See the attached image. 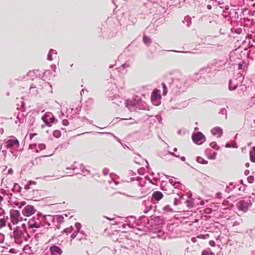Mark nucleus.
<instances>
[{
	"label": "nucleus",
	"instance_id": "8fccbe9b",
	"mask_svg": "<svg viewBox=\"0 0 255 255\" xmlns=\"http://www.w3.org/2000/svg\"><path fill=\"white\" fill-rule=\"evenodd\" d=\"M185 203H186L187 207L189 208H193L194 206L193 204L190 200H186Z\"/></svg>",
	"mask_w": 255,
	"mask_h": 255
},
{
	"label": "nucleus",
	"instance_id": "c85d7f7f",
	"mask_svg": "<svg viewBox=\"0 0 255 255\" xmlns=\"http://www.w3.org/2000/svg\"><path fill=\"white\" fill-rule=\"evenodd\" d=\"M189 105V102L188 101H183L179 104H178V106L174 108V109H181L182 108H184L186 107Z\"/></svg>",
	"mask_w": 255,
	"mask_h": 255
},
{
	"label": "nucleus",
	"instance_id": "a878e982",
	"mask_svg": "<svg viewBox=\"0 0 255 255\" xmlns=\"http://www.w3.org/2000/svg\"><path fill=\"white\" fill-rule=\"evenodd\" d=\"M142 219H145L146 220L145 227H148L152 226V222L147 216L142 215L139 217V221H142Z\"/></svg>",
	"mask_w": 255,
	"mask_h": 255
},
{
	"label": "nucleus",
	"instance_id": "3c124183",
	"mask_svg": "<svg viewBox=\"0 0 255 255\" xmlns=\"http://www.w3.org/2000/svg\"><path fill=\"white\" fill-rule=\"evenodd\" d=\"M81 171L84 175L90 173V171L87 169L85 167H83Z\"/></svg>",
	"mask_w": 255,
	"mask_h": 255
},
{
	"label": "nucleus",
	"instance_id": "423d86ee",
	"mask_svg": "<svg viewBox=\"0 0 255 255\" xmlns=\"http://www.w3.org/2000/svg\"><path fill=\"white\" fill-rule=\"evenodd\" d=\"M118 91L117 85L115 84H111V86L106 92V95L109 99L114 101L118 96Z\"/></svg>",
	"mask_w": 255,
	"mask_h": 255
},
{
	"label": "nucleus",
	"instance_id": "a19ab883",
	"mask_svg": "<svg viewBox=\"0 0 255 255\" xmlns=\"http://www.w3.org/2000/svg\"><path fill=\"white\" fill-rule=\"evenodd\" d=\"M48 120H49V123H50V124H51V125L55 122L57 121V120L55 118V117L53 115V114L52 113H51V116H49Z\"/></svg>",
	"mask_w": 255,
	"mask_h": 255
},
{
	"label": "nucleus",
	"instance_id": "c03bdc74",
	"mask_svg": "<svg viewBox=\"0 0 255 255\" xmlns=\"http://www.w3.org/2000/svg\"><path fill=\"white\" fill-rule=\"evenodd\" d=\"M151 201H146L144 200L142 202V205H144L146 207V209H149V205L151 204Z\"/></svg>",
	"mask_w": 255,
	"mask_h": 255
},
{
	"label": "nucleus",
	"instance_id": "c756f323",
	"mask_svg": "<svg viewBox=\"0 0 255 255\" xmlns=\"http://www.w3.org/2000/svg\"><path fill=\"white\" fill-rule=\"evenodd\" d=\"M143 42L147 46H149L152 43L151 38L146 35L143 36Z\"/></svg>",
	"mask_w": 255,
	"mask_h": 255
},
{
	"label": "nucleus",
	"instance_id": "0eeeda50",
	"mask_svg": "<svg viewBox=\"0 0 255 255\" xmlns=\"http://www.w3.org/2000/svg\"><path fill=\"white\" fill-rule=\"evenodd\" d=\"M207 66L211 68L212 73L214 75L215 74L216 71H220L222 70L223 66V62L222 60H216L213 63H209Z\"/></svg>",
	"mask_w": 255,
	"mask_h": 255
},
{
	"label": "nucleus",
	"instance_id": "9d476101",
	"mask_svg": "<svg viewBox=\"0 0 255 255\" xmlns=\"http://www.w3.org/2000/svg\"><path fill=\"white\" fill-rule=\"evenodd\" d=\"M20 216L19 211L15 210H11L10 211V217L11 222L13 225L17 224L18 223V218Z\"/></svg>",
	"mask_w": 255,
	"mask_h": 255
},
{
	"label": "nucleus",
	"instance_id": "f03ea898",
	"mask_svg": "<svg viewBox=\"0 0 255 255\" xmlns=\"http://www.w3.org/2000/svg\"><path fill=\"white\" fill-rule=\"evenodd\" d=\"M209 66H206L200 69L198 73H196L191 78L193 82H197L200 84H205L211 81V77L214 75L212 70Z\"/></svg>",
	"mask_w": 255,
	"mask_h": 255
},
{
	"label": "nucleus",
	"instance_id": "72a5a7b5",
	"mask_svg": "<svg viewBox=\"0 0 255 255\" xmlns=\"http://www.w3.org/2000/svg\"><path fill=\"white\" fill-rule=\"evenodd\" d=\"M250 156L251 161L255 163V146L253 147L252 150L250 151Z\"/></svg>",
	"mask_w": 255,
	"mask_h": 255
},
{
	"label": "nucleus",
	"instance_id": "5fc2aeb1",
	"mask_svg": "<svg viewBox=\"0 0 255 255\" xmlns=\"http://www.w3.org/2000/svg\"><path fill=\"white\" fill-rule=\"evenodd\" d=\"M215 103L216 104L221 105L223 103L222 99H217L215 100Z\"/></svg>",
	"mask_w": 255,
	"mask_h": 255
},
{
	"label": "nucleus",
	"instance_id": "de8ad7c7",
	"mask_svg": "<svg viewBox=\"0 0 255 255\" xmlns=\"http://www.w3.org/2000/svg\"><path fill=\"white\" fill-rule=\"evenodd\" d=\"M163 210L165 211H168L171 212H173V209L170 207L169 205H167L163 207Z\"/></svg>",
	"mask_w": 255,
	"mask_h": 255
},
{
	"label": "nucleus",
	"instance_id": "ddd939ff",
	"mask_svg": "<svg viewBox=\"0 0 255 255\" xmlns=\"http://www.w3.org/2000/svg\"><path fill=\"white\" fill-rule=\"evenodd\" d=\"M13 137V139H9L5 141L6 147L7 148H11L14 146H16V147H18L19 146V142L17 139L15 137Z\"/></svg>",
	"mask_w": 255,
	"mask_h": 255
},
{
	"label": "nucleus",
	"instance_id": "2f4dec72",
	"mask_svg": "<svg viewBox=\"0 0 255 255\" xmlns=\"http://www.w3.org/2000/svg\"><path fill=\"white\" fill-rule=\"evenodd\" d=\"M238 68L239 70L245 71L247 68V63L245 61H242L238 64Z\"/></svg>",
	"mask_w": 255,
	"mask_h": 255
},
{
	"label": "nucleus",
	"instance_id": "7ed1b4c3",
	"mask_svg": "<svg viewBox=\"0 0 255 255\" xmlns=\"http://www.w3.org/2000/svg\"><path fill=\"white\" fill-rule=\"evenodd\" d=\"M230 11H226L224 10V19L226 20L224 23H226V28L231 31V33H229V35L231 37H235V34H240L242 29L240 28H235L230 26V25H232L233 21L231 19Z\"/></svg>",
	"mask_w": 255,
	"mask_h": 255
},
{
	"label": "nucleus",
	"instance_id": "f257e3e1",
	"mask_svg": "<svg viewBox=\"0 0 255 255\" xmlns=\"http://www.w3.org/2000/svg\"><path fill=\"white\" fill-rule=\"evenodd\" d=\"M192 79L190 77H186L180 74L171 78L167 84L169 93L175 96L179 95L185 92L192 85Z\"/></svg>",
	"mask_w": 255,
	"mask_h": 255
},
{
	"label": "nucleus",
	"instance_id": "4c0bfd02",
	"mask_svg": "<svg viewBox=\"0 0 255 255\" xmlns=\"http://www.w3.org/2000/svg\"><path fill=\"white\" fill-rule=\"evenodd\" d=\"M226 148L234 147L237 148L238 147L235 141H233L232 143H226L225 145Z\"/></svg>",
	"mask_w": 255,
	"mask_h": 255
},
{
	"label": "nucleus",
	"instance_id": "37998d69",
	"mask_svg": "<svg viewBox=\"0 0 255 255\" xmlns=\"http://www.w3.org/2000/svg\"><path fill=\"white\" fill-rule=\"evenodd\" d=\"M45 148H46V145H45V144H44V143L39 144V145H38V148H39V149H36V152H38L39 150H43V149H45Z\"/></svg>",
	"mask_w": 255,
	"mask_h": 255
},
{
	"label": "nucleus",
	"instance_id": "b1692460",
	"mask_svg": "<svg viewBox=\"0 0 255 255\" xmlns=\"http://www.w3.org/2000/svg\"><path fill=\"white\" fill-rule=\"evenodd\" d=\"M49 116H51V113L47 112L42 117L41 119L42 121L45 123V125L51 127L52 125L49 122L48 117Z\"/></svg>",
	"mask_w": 255,
	"mask_h": 255
},
{
	"label": "nucleus",
	"instance_id": "58836bf2",
	"mask_svg": "<svg viewBox=\"0 0 255 255\" xmlns=\"http://www.w3.org/2000/svg\"><path fill=\"white\" fill-rule=\"evenodd\" d=\"M162 87L163 88L162 94L163 96H166L168 92L167 88H168V87H167L166 84L163 82L162 83Z\"/></svg>",
	"mask_w": 255,
	"mask_h": 255
},
{
	"label": "nucleus",
	"instance_id": "338daca9",
	"mask_svg": "<svg viewBox=\"0 0 255 255\" xmlns=\"http://www.w3.org/2000/svg\"><path fill=\"white\" fill-rule=\"evenodd\" d=\"M156 118H157V120H158V122H159V123L162 124V117H161V116H160V115H157V116H156Z\"/></svg>",
	"mask_w": 255,
	"mask_h": 255
},
{
	"label": "nucleus",
	"instance_id": "13d9d810",
	"mask_svg": "<svg viewBox=\"0 0 255 255\" xmlns=\"http://www.w3.org/2000/svg\"><path fill=\"white\" fill-rule=\"evenodd\" d=\"M47 59L49 61H52L53 60L52 54V53H50V52H48V55H47Z\"/></svg>",
	"mask_w": 255,
	"mask_h": 255
},
{
	"label": "nucleus",
	"instance_id": "cd10ccee",
	"mask_svg": "<svg viewBox=\"0 0 255 255\" xmlns=\"http://www.w3.org/2000/svg\"><path fill=\"white\" fill-rule=\"evenodd\" d=\"M176 178L173 177L172 179H170L169 180V182L173 186L176 187V188L179 187L180 185H181V183L180 181H176Z\"/></svg>",
	"mask_w": 255,
	"mask_h": 255
},
{
	"label": "nucleus",
	"instance_id": "864d4df0",
	"mask_svg": "<svg viewBox=\"0 0 255 255\" xmlns=\"http://www.w3.org/2000/svg\"><path fill=\"white\" fill-rule=\"evenodd\" d=\"M180 203H181V201L179 199H178L177 198H174L173 204L175 206H177Z\"/></svg>",
	"mask_w": 255,
	"mask_h": 255
},
{
	"label": "nucleus",
	"instance_id": "dca6fc26",
	"mask_svg": "<svg viewBox=\"0 0 255 255\" xmlns=\"http://www.w3.org/2000/svg\"><path fill=\"white\" fill-rule=\"evenodd\" d=\"M163 197V195L161 192L158 191H155L152 194L151 202L153 203L154 201H159Z\"/></svg>",
	"mask_w": 255,
	"mask_h": 255
},
{
	"label": "nucleus",
	"instance_id": "7c9ffc66",
	"mask_svg": "<svg viewBox=\"0 0 255 255\" xmlns=\"http://www.w3.org/2000/svg\"><path fill=\"white\" fill-rule=\"evenodd\" d=\"M211 151V149L210 148H207L205 150V153L208 155V158L210 159H214L216 158V156L217 155V153L214 152L212 154L209 155L208 154L210 153Z\"/></svg>",
	"mask_w": 255,
	"mask_h": 255
},
{
	"label": "nucleus",
	"instance_id": "473e14b6",
	"mask_svg": "<svg viewBox=\"0 0 255 255\" xmlns=\"http://www.w3.org/2000/svg\"><path fill=\"white\" fill-rule=\"evenodd\" d=\"M22 188L17 183H14L12 191L13 192L20 193L21 191Z\"/></svg>",
	"mask_w": 255,
	"mask_h": 255
},
{
	"label": "nucleus",
	"instance_id": "4be33fe9",
	"mask_svg": "<svg viewBox=\"0 0 255 255\" xmlns=\"http://www.w3.org/2000/svg\"><path fill=\"white\" fill-rule=\"evenodd\" d=\"M238 85L236 79L230 80L229 82V89L230 90H235L237 89Z\"/></svg>",
	"mask_w": 255,
	"mask_h": 255
},
{
	"label": "nucleus",
	"instance_id": "393cba45",
	"mask_svg": "<svg viewBox=\"0 0 255 255\" xmlns=\"http://www.w3.org/2000/svg\"><path fill=\"white\" fill-rule=\"evenodd\" d=\"M75 226L76 228V230L71 235V238L72 239H75L78 233H79L80 232V230L82 227V226H81V224L80 223H78V222H77L75 224Z\"/></svg>",
	"mask_w": 255,
	"mask_h": 255
},
{
	"label": "nucleus",
	"instance_id": "6e6d98bb",
	"mask_svg": "<svg viewBox=\"0 0 255 255\" xmlns=\"http://www.w3.org/2000/svg\"><path fill=\"white\" fill-rule=\"evenodd\" d=\"M109 172V169L107 168H105L103 170V173L104 175H107Z\"/></svg>",
	"mask_w": 255,
	"mask_h": 255
},
{
	"label": "nucleus",
	"instance_id": "6e6552de",
	"mask_svg": "<svg viewBox=\"0 0 255 255\" xmlns=\"http://www.w3.org/2000/svg\"><path fill=\"white\" fill-rule=\"evenodd\" d=\"M193 141L197 144H201L206 140V137L200 131L194 132L192 135Z\"/></svg>",
	"mask_w": 255,
	"mask_h": 255
},
{
	"label": "nucleus",
	"instance_id": "9b49d317",
	"mask_svg": "<svg viewBox=\"0 0 255 255\" xmlns=\"http://www.w3.org/2000/svg\"><path fill=\"white\" fill-rule=\"evenodd\" d=\"M236 205L240 211L246 212L248 210L249 203L244 200H241L237 203Z\"/></svg>",
	"mask_w": 255,
	"mask_h": 255
},
{
	"label": "nucleus",
	"instance_id": "680f3d73",
	"mask_svg": "<svg viewBox=\"0 0 255 255\" xmlns=\"http://www.w3.org/2000/svg\"><path fill=\"white\" fill-rule=\"evenodd\" d=\"M25 205H26V202L25 201L21 202L19 203V206H18V208L21 209Z\"/></svg>",
	"mask_w": 255,
	"mask_h": 255
},
{
	"label": "nucleus",
	"instance_id": "f704fd0d",
	"mask_svg": "<svg viewBox=\"0 0 255 255\" xmlns=\"http://www.w3.org/2000/svg\"><path fill=\"white\" fill-rule=\"evenodd\" d=\"M201 255H214V253L209 248H208L202 251Z\"/></svg>",
	"mask_w": 255,
	"mask_h": 255
},
{
	"label": "nucleus",
	"instance_id": "a211bd4d",
	"mask_svg": "<svg viewBox=\"0 0 255 255\" xmlns=\"http://www.w3.org/2000/svg\"><path fill=\"white\" fill-rule=\"evenodd\" d=\"M50 218V219H52V221L53 222H55V221L57 223H62L64 222V216L63 215H56L53 217H52L51 216H48Z\"/></svg>",
	"mask_w": 255,
	"mask_h": 255
},
{
	"label": "nucleus",
	"instance_id": "bb28decb",
	"mask_svg": "<svg viewBox=\"0 0 255 255\" xmlns=\"http://www.w3.org/2000/svg\"><path fill=\"white\" fill-rule=\"evenodd\" d=\"M236 51H237V50H236L235 51H233L230 53L229 58L230 60V63H229V65H235V63H232V62L236 61V57L235 56H236V53H235Z\"/></svg>",
	"mask_w": 255,
	"mask_h": 255
},
{
	"label": "nucleus",
	"instance_id": "69168bd1",
	"mask_svg": "<svg viewBox=\"0 0 255 255\" xmlns=\"http://www.w3.org/2000/svg\"><path fill=\"white\" fill-rule=\"evenodd\" d=\"M129 120L130 121V122L127 123V124H128V125L129 124H133L134 123H136V121L134 119H133L130 118L129 119Z\"/></svg>",
	"mask_w": 255,
	"mask_h": 255
},
{
	"label": "nucleus",
	"instance_id": "052dcab7",
	"mask_svg": "<svg viewBox=\"0 0 255 255\" xmlns=\"http://www.w3.org/2000/svg\"><path fill=\"white\" fill-rule=\"evenodd\" d=\"M153 206L152 205H149V209H145L144 211H143V213L144 214H146L149 211H150L151 209H152V208Z\"/></svg>",
	"mask_w": 255,
	"mask_h": 255
},
{
	"label": "nucleus",
	"instance_id": "e2e57ef3",
	"mask_svg": "<svg viewBox=\"0 0 255 255\" xmlns=\"http://www.w3.org/2000/svg\"><path fill=\"white\" fill-rule=\"evenodd\" d=\"M3 240H4V235L0 233V243H3Z\"/></svg>",
	"mask_w": 255,
	"mask_h": 255
},
{
	"label": "nucleus",
	"instance_id": "e433bc0d",
	"mask_svg": "<svg viewBox=\"0 0 255 255\" xmlns=\"http://www.w3.org/2000/svg\"><path fill=\"white\" fill-rule=\"evenodd\" d=\"M240 183L242 184L243 186L239 187V190L242 192H244L246 190V188L247 185L244 184V181L243 179H241L240 180Z\"/></svg>",
	"mask_w": 255,
	"mask_h": 255
},
{
	"label": "nucleus",
	"instance_id": "a18cd8bd",
	"mask_svg": "<svg viewBox=\"0 0 255 255\" xmlns=\"http://www.w3.org/2000/svg\"><path fill=\"white\" fill-rule=\"evenodd\" d=\"M53 136L56 138H59L61 136V132L58 130H56L53 131Z\"/></svg>",
	"mask_w": 255,
	"mask_h": 255
},
{
	"label": "nucleus",
	"instance_id": "774afa93",
	"mask_svg": "<svg viewBox=\"0 0 255 255\" xmlns=\"http://www.w3.org/2000/svg\"><path fill=\"white\" fill-rule=\"evenodd\" d=\"M49 52H50V53H52V54H57L56 50L53 49H50L49 51Z\"/></svg>",
	"mask_w": 255,
	"mask_h": 255
},
{
	"label": "nucleus",
	"instance_id": "39448f33",
	"mask_svg": "<svg viewBox=\"0 0 255 255\" xmlns=\"http://www.w3.org/2000/svg\"><path fill=\"white\" fill-rule=\"evenodd\" d=\"M129 107L128 108L131 110L133 108L135 111L137 110H149V107L147 104L144 101L140 100H134V101H131L129 104Z\"/></svg>",
	"mask_w": 255,
	"mask_h": 255
},
{
	"label": "nucleus",
	"instance_id": "79ce46f5",
	"mask_svg": "<svg viewBox=\"0 0 255 255\" xmlns=\"http://www.w3.org/2000/svg\"><path fill=\"white\" fill-rule=\"evenodd\" d=\"M210 146L215 149H216V150H219L220 147V146L217 144V143L216 142H212L210 143Z\"/></svg>",
	"mask_w": 255,
	"mask_h": 255
},
{
	"label": "nucleus",
	"instance_id": "f3484780",
	"mask_svg": "<svg viewBox=\"0 0 255 255\" xmlns=\"http://www.w3.org/2000/svg\"><path fill=\"white\" fill-rule=\"evenodd\" d=\"M13 238L15 240H19L21 237L22 235L23 234L22 231L20 230V227L17 226L16 228L14 229L13 231Z\"/></svg>",
	"mask_w": 255,
	"mask_h": 255
},
{
	"label": "nucleus",
	"instance_id": "c9c22d12",
	"mask_svg": "<svg viewBox=\"0 0 255 255\" xmlns=\"http://www.w3.org/2000/svg\"><path fill=\"white\" fill-rule=\"evenodd\" d=\"M196 161L198 163H201L202 164H206L208 163V161L206 160H205L203 158H202L200 156H198L197 157Z\"/></svg>",
	"mask_w": 255,
	"mask_h": 255
},
{
	"label": "nucleus",
	"instance_id": "bf43d9fd",
	"mask_svg": "<svg viewBox=\"0 0 255 255\" xmlns=\"http://www.w3.org/2000/svg\"><path fill=\"white\" fill-rule=\"evenodd\" d=\"M62 125L64 126H67L69 125V122L67 120L64 119L62 121Z\"/></svg>",
	"mask_w": 255,
	"mask_h": 255
},
{
	"label": "nucleus",
	"instance_id": "aec40b11",
	"mask_svg": "<svg viewBox=\"0 0 255 255\" xmlns=\"http://www.w3.org/2000/svg\"><path fill=\"white\" fill-rule=\"evenodd\" d=\"M211 131L213 135L216 136L217 137L221 136L223 133L222 129L219 127L213 128Z\"/></svg>",
	"mask_w": 255,
	"mask_h": 255
},
{
	"label": "nucleus",
	"instance_id": "4468645a",
	"mask_svg": "<svg viewBox=\"0 0 255 255\" xmlns=\"http://www.w3.org/2000/svg\"><path fill=\"white\" fill-rule=\"evenodd\" d=\"M50 255H61L62 254L61 249L56 245H52L50 247Z\"/></svg>",
	"mask_w": 255,
	"mask_h": 255
},
{
	"label": "nucleus",
	"instance_id": "603ef678",
	"mask_svg": "<svg viewBox=\"0 0 255 255\" xmlns=\"http://www.w3.org/2000/svg\"><path fill=\"white\" fill-rule=\"evenodd\" d=\"M247 180L249 183H253L254 181V177L253 176H249L247 178Z\"/></svg>",
	"mask_w": 255,
	"mask_h": 255
},
{
	"label": "nucleus",
	"instance_id": "20e7f679",
	"mask_svg": "<svg viewBox=\"0 0 255 255\" xmlns=\"http://www.w3.org/2000/svg\"><path fill=\"white\" fill-rule=\"evenodd\" d=\"M115 24L109 18L102 24L101 31L103 34L108 36H113L115 31Z\"/></svg>",
	"mask_w": 255,
	"mask_h": 255
},
{
	"label": "nucleus",
	"instance_id": "ea45409f",
	"mask_svg": "<svg viewBox=\"0 0 255 255\" xmlns=\"http://www.w3.org/2000/svg\"><path fill=\"white\" fill-rule=\"evenodd\" d=\"M8 219V217L7 216L5 219H0V229L5 226L6 222L7 220Z\"/></svg>",
	"mask_w": 255,
	"mask_h": 255
},
{
	"label": "nucleus",
	"instance_id": "6ab92c4d",
	"mask_svg": "<svg viewBox=\"0 0 255 255\" xmlns=\"http://www.w3.org/2000/svg\"><path fill=\"white\" fill-rule=\"evenodd\" d=\"M28 225L30 229L33 228H38L40 227L39 222L35 221V218L30 219L28 223Z\"/></svg>",
	"mask_w": 255,
	"mask_h": 255
},
{
	"label": "nucleus",
	"instance_id": "2eb2a0df",
	"mask_svg": "<svg viewBox=\"0 0 255 255\" xmlns=\"http://www.w3.org/2000/svg\"><path fill=\"white\" fill-rule=\"evenodd\" d=\"M235 199V196L228 197L227 200H224V207H229V208H233L234 207V203Z\"/></svg>",
	"mask_w": 255,
	"mask_h": 255
},
{
	"label": "nucleus",
	"instance_id": "1a4fd4ad",
	"mask_svg": "<svg viewBox=\"0 0 255 255\" xmlns=\"http://www.w3.org/2000/svg\"><path fill=\"white\" fill-rule=\"evenodd\" d=\"M231 209L229 208V207H224V219L229 220H233L235 218L236 214Z\"/></svg>",
	"mask_w": 255,
	"mask_h": 255
},
{
	"label": "nucleus",
	"instance_id": "f8f14e48",
	"mask_svg": "<svg viewBox=\"0 0 255 255\" xmlns=\"http://www.w3.org/2000/svg\"><path fill=\"white\" fill-rule=\"evenodd\" d=\"M35 210L34 207L32 205H27L22 211V214L27 217H29L32 214H34Z\"/></svg>",
	"mask_w": 255,
	"mask_h": 255
},
{
	"label": "nucleus",
	"instance_id": "5701e85b",
	"mask_svg": "<svg viewBox=\"0 0 255 255\" xmlns=\"http://www.w3.org/2000/svg\"><path fill=\"white\" fill-rule=\"evenodd\" d=\"M237 185V184L236 182H231L229 184V185L226 186L225 191L227 193H230L235 188H236Z\"/></svg>",
	"mask_w": 255,
	"mask_h": 255
},
{
	"label": "nucleus",
	"instance_id": "09e8293b",
	"mask_svg": "<svg viewBox=\"0 0 255 255\" xmlns=\"http://www.w3.org/2000/svg\"><path fill=\"white\" fill-rule=\"evenodd\" d=\"M184 20L186 21L187 22V25L188 26H190V24L191 23V18H190V16H185L184 18Z\"/></svg>",
	"mask_w": 255,
	"mask_h": 255
},
{
	"label": "nucleus",
	"instance_id": "412c9836",
	"mask_svg": "<svg viewBox=\"0 0 255 255\" xmlns=\"http://www.w3.org/2000/svg\"><path fill=\"white\" fill-rule=\"evenodd\" d=\"M165 18H164L163 17H160V18L157 19L154 21V24H150L147 28L150 29V28L152 26L153 27L155 25L156 26V27H157L159 24H162V23H163L165 22Z\"/></svg>",
	"mask_w": 255,
	"mask_h": 255
},
{
	"label": "nucleus",
	"instance_id": "0e129e2a",
	"mask_svg": "<svg viewBox=\"0 0 255 255\" xmlns=\"http://www.w3.org/2000/svg\"><path fill=\"white\" fill-rule=\"evenodd\" d=\"M138 222H139V224H140L142 225L143 226H145L146 220L145 219H142V221H139L138 220Z\"/></svg>",
	"mask_w": 255,
	"mask_h": 255
},
{
	"label": "nucleus",
	"instance_id": "49530a36",
	"mask_svg": "<svg viewBox=\"0 0 255 255\" xmlns=\"http://www.w3.org/2000/svg\"><path fill=\"white\" fill-rule=\"evenodd\" d=\"M74 229V227L72 226H71L69 228H67L63 230V232L65 233H71L72 231H73Z\"/></svg>",
	"mask_w": 255,
	"mask_h": 255
},
{
	"label": "nucleus",
	"instance_id": "4d7b16f0",
	"mask_svg": "<svg viewBox=\"0 0 255 255\" xmlns=\"http://www.w3.org/2000/svg\"><path fill=\"white\" fill-rule=\"evenodd\" d=\"M129 67V64L128 62H126L124 64H122L121 66V67H122L123 69H125L126 68Z\"/></svg>",
	"mask_w": 255,
	"mask_h": 255
}]
</instances>
